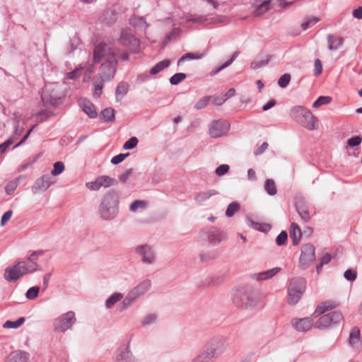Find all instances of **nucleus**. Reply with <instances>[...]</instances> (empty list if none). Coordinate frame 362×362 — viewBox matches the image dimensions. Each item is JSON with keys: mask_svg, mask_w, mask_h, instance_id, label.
<instances>
[{"mask_svg": "<svg viewBox=\"0 0 362 362\" xmlns=\"http://www.w3.org/2000/svg\"><path fill=\"white\" fill-rule=\"evenodd\" d=\"M319 19L316 17H310L306 21L303 22L301 25L302 29L305 30L308 29L311 25L317 23Z\"/></svg>", "mask_w": 362, "mask_h": 362, "instance_id": "13d9d810", "label": "nucleus"}, {"mask_svg": "<svg viewBox=\"0 0 362 362\" xmlns=\"http://www.w3.org/2000/svg\"><path fill=\"white\" fill-rule=\"evenodd\" d=\"M104 80H102L100 78V79H94L93 81V95L98 98L100 97L102 93H103V81Z\"/></svg>", "mask_w": 362, "mask_h": 362, "instance_id": "ea45409f", "label": "nucleus"}, {"mask_svg": "<svg viewBox=\"0 0 362 362\" xmlns=\"http://www.w3.org/2000/svg\"><path fill=\"white\" fill-rule=\"evenodd\" d=\"M203 233L207 235L209 243L213 245H216L227 238L226 234L216 227H211L206 231L203 230Z\"/></svg>", "mask_w": 362, "mask_h": 362, "instance_id": "ddd939ff", "label": "nucleus"}, {"mask_svg": "<svg viewBox=\"0 0 362 362\" xmlns=\"http://www.w3.org/2000/svg\"><path fill=\"white\" fill-rule=\"evenodd\" d=\"M145 206H146V202L144 201L135 200L134 202H133L131 204V205L129 206V209L132 211H136L137 210V209H139L140 207H145Z\"/></svg>", "mask_w": 362, "mask_h": 362, "instance_id": "0e129e2a", "label": "nucleus"}, {"mask_svg": "<svg viewBox=\"0 0 362 362\" xmlns=\"http://www.w3.org/2000/svg\"><path fill=\"white\" fill-rule=\"evenodd\" d=\"M129 155V153H119L112 158L111 163L117 165L122 163Z\"/></svg>", "mask_w": 362, "mask_h": 362, "instance_id": "680f3d73", "label": "nucleus"}, {"mask_svg": "<svg viewBox=\"0 0 362 362\" xmlns=\"http://www.w3.org/2000/svg\"><path fill=\"white\" fill-rule=\"evenodd\" d=\"M296 209L302 220H303L305 222H308L310 220L311 217L310 213L308 210V208L305 205H296Z\"/></svg>", "mask_w": 362, "mask_h": 362, "instance_id": "f704fd0d", "label": "nucleus"}, {"mask_svg": "<svg viewBox=\"0 0 362 362\" xmlns=\"http://www.w3.org/2000/svg\"><path fill=\"white\" fill-rule=\"evenodd\" d=\"M240 209V205L238 202L230 203L226 209V216L227 217H232Z\"/></svg>", "mask_w": 362, "mask_h": 362, "instance_id": "49530a36", "label": "nucleus"}, {"mask_svg": "<svg viewBox=\"0 0 362 362\" xmlns=\"http://www.w3.org/2000/svg\"><path fill=\"white\" fill-rule=\"evenodd\" d=\"M271 59V56H267L265 59L259 60V61H253L250 64V67L252 69H257L261 67H263L268 64L269 60Z\"/></svg>", "mask_w": 362, "mask_h": 362, "instance_id": "de8ad7c7", "label": "nucleus"}, {"mask_svg": "<svg viewBox=\"0 0 362 362\" xmlns=\"http://www.w3.org/2000/svg\"><path fill=\"white\" fill-rule=\"evenodd\" d=\"M211 99V96H204L199 100L194 105V108L197 110H201L204 108Z\"/></svg>", "mask_w": 362, "mask_h": 362, "instance_id": "6e6d98bb", "label": "nucleus"}, {"mask_svg": "<svg viewBox=\"0 0 362 362\" xmlns=\"http://www.w3.org/2000/svg\"><path fill=\"white\" fill-rule=\"evenodd\" d=\"M35 272L34 265L28 267L25 261H18L4 271V278L8 282H13L23 276Z\"/></svg>", "mask_w": 362, "mask_h": 362, "instance_id": "39448f33", "label": "nucleus"}, {"mask_svg": "<svg viewBox=\"0 0 362 362\" xmlns=\"http://www.w3.org/2000/svg\"><path fill=\"white\" fill-rule=\"evenodd\" d=\"M227 347L226 339L221 335L211 337L203 346L210 355L215 359L221 356L226 351Z\"/></svg>", "mask_w": 362, "mask_h": 362, "instance_id": "423d86ee", "label": "nucleus"}, {"mask_svg": "<svg viewBox=\"0 0 362 362\" xmlns=\"http://www.w3.org/2000/svg\"><path fill=\"white\" fill-rule=\"evenodd\" d=\"M151 287V281L144 280L131 291L138 298L140 295L145 293Z\"/></svg>", "mask_w": 362, "mask_h": 362, "instance_id": "a878e982", "label": "nucleus"}, {"mask_svg": "<svg viewBox=\"0 0 362 362\" xmlns=\"http://www.w3.org/2000/svg\"><path fill=\"white\" fill-rule=\"evenodd\" d=\"M292 326L298 332H307L313 326V319L310 317L295 318L291 320Z\"/></svg>", "mask_w": 362, "mask_h": 362, "instance_id": "dca6fc26", "label": "nucleus"}, {"mask_svg": "<svg viewBox=\"0 0 362 362\" xmlns=\"http://www.w3.org/2000/svg\"><path fill=\"white\" fill-rule=\"evenodd\" d=\"M52 184L51 177L49 175H43L37 179L33 187V191H45Z\"/></svg>", "mask_w": 362, "mask_h": 362, "instance_id": "6ab92c4d", "label": "nucleus"}, {"mask_svg": "<svg viewBox=\"0 0 362 362\" xmlns=\"http://www.w3.org/2000/svg\"><path fill=\"white\" fill-rule=\"evenodd\" d=\"M264 187L267 193L270 196H274L277 193L275 182L272 179H267Z\"/></svg>", "mask_w": 362, "mask_h": 362, "instance_id": "473e14b6", "label": "nucleus"}, {"mask_svg": "<svg viewBox=\"0 0 362 362\" xmlns=\"http://www.w3.org/2000/svg\"><path fill=\"white\" fill-rule=\"evenodd\" d=\"M230 128V124L225 119L214 120L209 127V134L212 138L225 135Z\"/></svg>", "mask_w": 362, "mask_h": 362, "instance_id": "f8f14e48", "label": "nucleus"}, {"mask_svg": "<svg viewBox=\"0 0 362 362\" xmlns=\"http://www.w3.org/2000/svg\"><path fill=\"white\" fill-rule=\"evenodd\" d=\"M18 186L16 180L10 181L5 187V191L7 194H11L16 190Z\"/></svg>", "mask_w": 362, "mask_h": 362, "instance_id": "bf43d9fd", "label": "nucleus"}, {"mask_svg": "<svg viewBox=\"0 0 362 362\" xmlns=\"http://www.w3.org/2000/svg\"><path fill=\"white\" fill-rule=\"evenodd\" d=\"M82 108L84 112H86L89 117L95 118L98 115L97 111L94 105L89 100H84L82 102Z\"/></svg>", "mask_w": 362, "mask_h": 362, "instance_id": "393cba45", "label": "nucleus"}, {"mask_svg": "<svg viewBox=\"0 0 362 362\" xmlns=\"http://www.w3.org/2000/svg\"><path fill=\"white\" fill-rule=\"evenodd\" d=\"M362 139L359 136H355L347 141V145L351 147H355L361 144Z\"/></svg>", "mask_w": 362, "mask_h": 362, "instance_id": "052dcab7", "label": "nucleus"}, {"mask_svg": "<svg viewBox=\"0 0 362 362\" xmlns=\"http://www.w3.org/2000/svg\"><path fill=\"white\" fill-rule=\"evenodd\" d=\"M338 305L339 303L334 300L322 302L317 306L313 315L317 317L318 315H322L327 311L336 308Z\"/></svg>", "mask_w": 362, "mask_h": 362, "instance_id": "aec40b11", "label": "nucleus"}, {"mask_svg": "<svg viewBox=\"0 0 362 362\" xmlns=\"http://www.w3.org/2000/svg\"><path fill=\"white\" fill-rule=\"evenodd\" d=\"M214 360L215 358L202 348L199 354L192 359V362H214Z\"/></svg>", "mask_w": 362, "mask_h": 362, "instance_id": "bb28decb", "label": "nucleus"}, {"mask_svg": "<svg viewBox=\"0 0 362 362\" xmlns=\"http://www.w3.org/2000/svg\"><path fill=\"white\" fill-rule=\"evenodd\" d=\"M100 118L107 122H112L115 119V110L112 108H105L101 112Z\"/></svg>", "mask_w": 362, "mask_h": 362, "instance_id": "e433bc0d", "label": "nucleus"}, {"mask_svg": "<svg viewBox=\"0 0 362 362\" xmlns=\"http://www.w3.org/2000/svg\"><path fill=\"white\" fill-rule=\"evenodd\" d=\"M291 78V77L289 74H284L279 78L278 85L281 88H286L288 85Z\"/></svg>", "mask_w": 362, "mask_h": 362, "instance_id": "864d4df0", "label": "nucleus"}, {"mask_svg": "<svg viewBox=\"0 0 362 362\" xmlns=\"http://www.w3.org/2000/svg\"><path fill=\"white\" fill-rule=\"evenodd\" d=\"M40 288L38 286H33L26 292V298L29 300H34L38 296Z\"/></svg>", "mask_w": 362, "mask_h": 362, "instance_id": "603ef678", "label": "nucleus"}, {"mask_svg": "<svg viewBox=\"0 0 362 362\" xmlns=\"http://www.w3.org/2000/svg\"><path fill=\"white\" fill-rule=\"evenodd\" d=\"M343 320L340 312L333 311L328 314L322 315L315 323V328L323 329L331 326L339 324Z\"/></svg>", "mask_w": 362, "mask_h": 362, "instance_id": "6e6552de", "label": "nucleus"}, {"mask_svg": "<svg viewBox=\"0 0 362 362\" xmlns=\"http://www.w3.org/2000/svg\"><path fill=\"white\" fill-rule=\"evenodd\" d=\"M265 305L264 299L260 296H256L252 292L250 293L247 305L245 309L251 310H262Z\"/></svg>", "mask_w": 362, "mask_h": 362, "instance_id": "f3484780", "label": "nucleus"}, {"mask_svg": "<svg viewBox=\"0 0 362 362\" xmlns=\"http://www.w3.org/2000/svg\"><path fill=\"white\" fill-rule=\"evenodd\" d=\"M186 77H187V75L184 73H177L170 77V82L172 85H177L182 81L185 79Z\"/></svg>", "mask_w": 362, "mask_h": 362, "instance_id": "8fccbe9b", "label": "nucleus"}, {"mask_svg": "<svg viewBox=\"0 0 362 362\" xmlns=\"http://www.w3.org/2000/svg\"><path fill=\"white\" fill-rule=\"evenodd\" d=\"M332 98L329 96H320L313 104L314 108H318L323 105L330 103Z\"/></svg>", "mask_w": 362, "mask_h": 362, "instance_id": "a18cd8bd", "label": "nucleus"}, {"mask_svg": "<svg viewBox=\"0 0 362 362\" xmlns=\"http://www.w3.org/2000/svg\"><path fill=\"white\" fill-rule=\"evenodd\" d=\"M185 19L187 22H192L194 23H202L206 21V17L204 16H199L197 14H188L185 16Z\"/></svg>", "mask_w": 362, "mask_h": 362, "instance_id": "c03bdc74", "label": "nucleus"}, {"mask_svg": "<svg viewBox=\"0 0 362 362\" xmlns=\"http://www.w3.org/2000/svg\"><path fill=\"white\" fill-rule=\"evenodd\" d=\"M138 142V139L136 136H132L124 143L123 148L125 150L133 149L137 146Z\"/></svg>", "mask_w": 362, "mask_h": 362, "instance_id": "3c124183", "label": "nucleus"}, {"mask_svg": "<svg viewBox=\"0 0 362 362\" xmlns=\"http://www.w3.org/2000/svg\"><path fill=\"white\" fill-rule=\"evenodd\" d=\"M102 59H105L107 63H103L100 66V78L102 80L109 81L115 74L117 62L128 60L129 54L119 48L99 43L94 49L93 61L95 63H99Z\"/></svg>", "mask_w": 362, "mask_h": 362, "instance_id": "f257e3e1", "label": "nucleus"}, {"mask_svg": "<svg viewBox=\"0 0 362 362\" xmlns=\"http://www.w3.org/2000/svg\"><path fill=\"white\" fill-rule=\"evenodd\" d=\"M328 48L330 50L337 49L342 44V38L335 39L334 35L327 36Z\"/></svg>", "mask_w": 362, "mask_h": 362, "instance_id": "58836bf2", "label": "nucleus"}, {"mask_svg": "<svg viewBox=\"0 0 362 362\" xmlns=\"http://www.w3.org/2000/svg\"><path fill=\"white\" fill-rule=\"evenodd\" d=\"M217 194V192L215 189H210L204 192H201L198 193L194 199L198 203H202L208 199H209L211 196Z\"/></svg>", "mask_w": 362, "mask_h": 362, "instance_id": "2f4dec72", "label": "nucleus"}, {"mask_svg": "<svg viewBox=\"0 0 362 362\" xmlns=\"http://www.w3.org/2000/svg\"><path fill=\"white\" fill-rule=\"evenodd\" d=\"M30 358V354L24 351H15L11 352L5 362H27Z\"/></svg>", "mask_w": 362, "mask_h": 362, "instance_id": "a211bd4d", "label": "nucleus"}, {"mask_svg": "<svg viewBox=\"0 0 362 362\" xmlns=\"http://www.w3.org/2000/svg\"><path fill=\"white\" fill-rule=\"evenodd\" d=\"M42 254H43V251L42 250H37V251L33 252L28 257V260L30 261V262L29 263L28 262V266L30 267V266L34 265L35 272L37 270L38 264H37L36 261H37V259L38 258V256L41 255Z\"/></svg>", "mask_w": 362, "mask_h": 362, "instance_id": "79ce46f5", "label": "nucleus"}, {"mask_svg": "<svg viewBox=\"0 0 362 362\" xmlns=\"http://www.w3.org/2000/svg\"><path fill=\"white\" fill-rule=\"evenodd\" d=\"M135 252L141 257L145 264H152L155 259L154 252L148 245H139L135 248Z\"/></svg>", "mask_w": 362, "mask_h": 362, "instance_id": "4468645a", "label": "nucleus"}, {"mask_svg": "<svg viewBox=\"0 0 362 362\" xmlns=\"http://www.w3.org/2000/svg\"><path fill=\"white\" fill-rule=\"evenodd\" d=\"M25 321V318L24 317H21L16 321L8 320L4 324L3 327L6 329H16L21 327Z\"/></svg>", "mask_w": 362, "mask_h": 362, "instance_id": "4c0bfd02", "label": "nucleus"}, {"mask_svg": "<svg viewBox=\"0 0 362 362\" xmlns=\"http://www.w3.org/2000/svg\"><path fill=\"white\" fill-rule=\"evenodd\" d=\"M119 42L133 52H137L140 47V41L128 30H122Z\"/></svg>", "mask_w": 362, "mask_h": 362, "instance_id": "9b49d317", "label": "nucleus"}, {"mask_svg": "<svg viewBox=\"0 0 362 362\" xmlns=\"http://www.w3.org/2000/svg\"><path fill=\"white\" fill-rule=\"evenodd\" d=\"M100 216L104 220L113 219L118 213V197L115 192L107 193L99 207Z\"/></svg>", "mask_w": 362, "mask_h": 362, "instance_id": "20e7f679", "label": "nucleus"}, {"mask_svg": "<svg viewBox=\"0 0 362 362\" xmlns=\"http://www.w3.org/2000/svg\"><path fill=\"white\" fill-rule=\"evenodd\" d=\"M229 168V165L226 164H222L216 169V175L218 176H223L228 172Z\"/></svg>", "mask_w": 362, "mask_h": 362, "instance_id": "e2e57ef3", "label": "nucleus"}, {"mask_svg": "<svg viewBox=\"0 0 362 362\" xmlns=\"http://www.w3.org/2000/svg\"><path fill=\"white\" fill-rule=\"evenodd\" d=\"M249 291L243 290H237L233 297V303L234 305L239 308L245 309L247 305L249 296Z\"/></svg>", "mask_w": 362, "mask_h": 362, "instance_id": "2eb2a0df", "label": "nucleus"}, {"mask_svg": "<svg viewBox=\"0 0 362 362\" xmlns=\"http://www.w3.org/2000/svg\"><path fill=\"white\" fill-rule=\"evenodd\" d=\"M288 239V234L286 231H281L276 238V243L279 246H281L286 244Z\"/></svg>", "mask_w": 362, "mask_h": 362, "instance_id": "5fc2aeb1", "label": "nucleus"}, {"mask_svg": "<svg viewBox=\"0 0 362 362\" xmlns=\"http://www.w3.org/2000/svg\"><path fill=\"white\" fill-rule=\"evenodd\" d=\"M129 90V85L125 82H120L116 89V98L117 100L122 99Z\"/></svg>", "mask_w": 362, "mask_h": 362, "instance_id": "72a5a7b5", "label": "nucleus"}, {"mask_svg": "<svg viewBox=\"0 0 362 362\" xmlns=\"http://www.w3.org/2000/svg\"><path fill=\"white\" fill-rule=\"evenodd\" d=\"M280 271V267H274L267 271L255 274L253 278L257 281L267 280L276 275Z\"/></svg>", "mask_w": 362, "mask_h": 362, "instance_id": "4be33fe9", "label": "nucleus"}, {"mask_svg": "<svg viewBox=\"0 0 362 362\" xmlns=\"http://www.w3.org/2000/svg\"><path fill=\"white\" fill-rule=\"evenodd\" d=\"M306 281L304 278H293L288 287V302L289 304H296L300 299L305 291Z\"/></svg>", "mask_w": 362, "mask_h": 362, "instance_id": "0eeeda50", "label": "nucleus"}, {"mask_svg": "<svg viewBox=\"0 0 362 362\" xmlns=\"http://www.w3.org/2000/svg\"><path fill=\"white\" fill-rule=\"evenodd\" d=\"M314 66H315V69H314L315 76H319L320 74H321L322 72V64L321 61L319 59H316L315 60Z\"/></svg>", "mask_w": 362, "mask_h": 362, "instance_id": "69168bd1", "label": "nucleus"}, {"mask_svg": "<svg viewBox=\"0 0 362 362\" xmlns=\"http://www.w3.org/2000/svg\"><path fill=\"white\" fill-rule=\"evenodd\" d=\"M132 353L127 346L120 347L115 354V361L117 362H132Z\"/></svg>", "mask_w": 362, "mask_h": 362, "instance_id": "412c9836", "label": "nucleus"}, {"mask_svg": "<svg viewBox=\"0 0 362 362\" xmlns=\"http://www.w3.org/2000/svg\"><path fill=\"white\" fill-rule=\"evenodd\" d=\"M302 233L297 223H292L290 227V237L293 245H298L300 243Z\"/></svg>", "mask_w": 362, "mask_h": 362, "instance_id": "5701e85b", "label": "nucleus"}, {"mask_svg": "<svg viewBox=\"0 0 362 362\" xmlns=\"http://www.w3.org/2000/svg\"><path fill=\"white\" fill-rule=\"evenodd\" d=\"M136 298L137 297L135 296V294L130 291L122 301L121 310H126L129 306L132 305V303Z\"/></svg>", "mask_w": 362, "mask_h": 362, "instance_id": "37998d69", "label": "nucleus"}, {"mask_svg": "<svg viewBox=\"0 0 362 362\" xmlns=\"http://www.w3.org/2000/svg\"><path fill=\"white\" fill-rule=\"evenodd\" d=\"M132 173H133V169L132 168L128 169L127 170H126L124 173H122L119 176L120 181L122 182H127L129 180V178L132 176Z\"/></svg>", "mask_w": 362, "mask_h": 362, "instance_id": "774afa93", "label": "nucleus"}, {"mask_svg": "<svg viewBox=\"0 0 362 362\" xmlns=\"http://www.w3.org/2000/svg\"><path fill=\"white\" fill-rule=\"evenodd\" d=\"M64 97V87L58 83L46 84L41 94L42 102L45 106H59L63 103Z\"/></svg>", "mask_w": 362, "mask_h": 362, "instance_id": "f03ea898", "label": "nucleus"}, {"mask_svg": "<svg viewBox=\"0 0 362 362\" xmlns=\"http://www.w3.org/2000/svg\"><path fill=\"white\" fill-rule=\"evenodd\" d=\"M256 4V8L253 11V13L257 16L263 15L272 8L271 0H264L259 4L257 1Z\"/></svg>", "mask_w": 362, "mask_h": 362, "instance_id": "b1692460", "label": "nucleus"}, {"mask_svg": "<svg viewBox=\"0 0 362 362\" xmlns=\"http://www.w3.org/2000/svg\"><path fill=\"white\" fill-rule=\"evenodd\" d=\"M315 259V247L312 244H305L301 247L299 267L307 269Z\"/></svg>", "mask_w": 362, "mask_h": 362, "instance_id": "9d476101", "label": "nucleus"}, {"mask_svg": "<svg viewBox=\"0 0 362 362\" xmlns=\"http://www.w3.org/2000/svg\"><path fill=\"white\" fill-rule=\"evenodd\" d=\"M100 188L102 187H109L113 185L115 180L107 175H102L97 177Z\"/></svg>", "mask_w": 362, "mask_h": 362, "instance_id": "c9c22d12", "label": "nucleus"}, {"mask_svg": "<svg viewBox=\"0 0 362 362\" xmlns=\"http://www.w3.org/2000/svg\"><path fill=\"white\" fill-rule=\"evenodd\" d=\"M240 54V52H235L230 57V59L229 60H228L226 62H225L223 64H222L221 66L217 67V68H215L214 69H213L211 73H210V75L211 76H215L216 74H217L218 72H220L221 71H222L223 69H224L225 68L228 67V66H230L235 60V59L238 57V56Z\"/></svg>", "mask_w": 362, "mask_h": 362, "instance_id": "c85d7f7f", "label": "nucleus"}, {"mask_svg": "<svg viewBox=\"0 0 362 362\" xmlns=\"http://www.w3.org/2000/svg\"><path fill=\"white\" fill-rule=\"evenodd\" d=\"M75 322V313L73 311H69L55 320L54 323V331L64 332L71 328Z\"/></svg>", "mask_w": 362, "mask_h": 362, "instance_id": "1a4fd4ad", "label": "nucleus"}, {"mask_svg": "<svg viewBox=\"0 0 362 362\" xmlns=\"http://www.w3.org/2000/svg\"><path fill=\"white\" fill-rule=\"evenodd\" d=\"M123 296L119 293H115L106 300L105 307L107 308H111L122 298Z\"/></svg>", "mask_w": 362, "mask_h": 362, "instance_id": "a19ab883", "label": "nucleus"}, {"mask_svg": "<svg viewBox=\"0 0 362 362\" xmlns=\"http://www.w3.org/2000/svg\"><path fill=\"white\" fill-rule=\"evenodd\" d=\"M14 143V139L13 138H11L4 142L3 144H0V153H3L6 151V150L13 144Z\"/></svg>", "mask_w": 362, "mask_h": 362, "instance_id": "338daca9", "label": "nucleus"}, {"mask_svg": "<svg viewBox=\"0 0 362 362\" xmlns=\"http://www.w3.org/2000/svg\"><path fill=\"white\" fill-rule=\"evenodd\" d=\"M360 342V330L358 327H354L350 332L349 343L354 347H357Z\"/></svg>", "mask_w": 362, "mask_h": 362, "instance_id": "cd10ccee", "label": "nucleus"}, {"mask_svg": "<svg viewBox=\"0 0 362 362\" xmlns=\"http://www.w3.org/2000/svg\"><path fill=\"white\" fill-rule=\"evenodd\" d=\"M291 117L298 124L308 130L317 129V119L308 109L302 106L293 107L290 112Z\"/></svg>", "mask_w": 362, "mask_h": 362, "instance_id": "7ed1b4c3", "label": "nucleus"}, {"mask_svg": "<svg viewBox=\"0 0 362 362\" xmlns=\"http://www.w3.org/2000/svg\"><path fill=\"white\" fill-rule=\"evenodd\" d=\"M205 55V52H188L184 54L181 58H180L177 61V65H180L182 62L187 60H193V59H200Z\"/></svg>", "mask_w": 362, "mask_h": 362, "instance_id": "c756f323", "label": "nucleus"}, {"mask_svg": "<svg viewBox=\"0 0 362 362\" xmlns=\"http://www.w3.org/2000/svg\"><path fill=\"white\" fill-rule=\"evenodd\" d=\"M170 64V61L169 59H164L158 63H157L154 66H153L150 70V74L151 75H155L163 71V69L168 68Z\"/></svg>", "mask_w": 362, "mask_h": 362, "instance_id": "7c9ffc66", "label": "nucleus"}, {"mask_svg": "<svg viewBox=\"0 0 362 362\" xmlns=\"http://www.w3.org/2000/svg\"><path fill=\"white\" fill-rule=\"evenodd\" d=\"M52 115L50 111L41 110L35 114V117L37 118L38 122H42Z\"/></svg>", "mask_w": 362, "mask_h": 362, "instance_id": "09e8293b", "label": "nucleus"}, {"mask_svg": "<svg viewBox=\"0 0 362 362\" xmlns=\"http://www.w3.org/2000/svg\"><path fill=\"white\" fill-rule=\"evenodd\" d=\"M64 170V165L61 161H57L54 164V168L52 170L51 173L53 175H58L61 174Z\"/></svg>", "mask_w": 362, "mask_h": 362, "instance_id": "4d7b16f0", "label": "nucleus"}]
</instances>
